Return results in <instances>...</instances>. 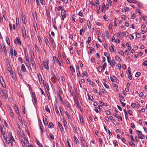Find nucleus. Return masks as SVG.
<instances>
[{
    "label": "nucleus",
    "instance_id": "7ed1b4c3",
    "mask_svg": "<svg viewBox=\"0 0 147 147\" xmlns=\"http://www.w3.org/2000/svg\"><path fill=\"white\" fill-rule=\"evenodd\" d=\"M43 65L45 69L47 70H48L49 69V67L48 66V62L44 61H43Z\"/></svg>",
    "mask_w": 147,
    "mask_h": 147
},
{
    "label": "nucleus",
    "instance_id": "a19ab883",
    "mask_svg": "<svg viewBox=\"0 0 147 147\" xmlns=\"http://www.w3.org/2000/svg\"><path fill=\"white\" fill-rule=\"evenodd\" d=\"M129 37L131 40H132L134 38V36L132 34H130L129 35Z\"/></svg>",
    "mask_w": 147,
    "mask_h": 147
},
{
    "label": "nucleus",
    "instance_id": "9b49d317",
    "mask_svg": "<svg viewBox=\"0 0 147 147\" xmlns=\"http://www.w3.org/2000/svg\"><path fill=\"white\" fill-rule=\"evenodd\" d=\"M110 63L111 65L113 67L115 65V60L113 59L112 61H110V62L109 63Z\"/></svg>",
    "mask_w": 147,
    "mask_h": 147
},
{
    "label": "nucleus",
    "instance_id": "f3484780",
    "mask_svg": "<svg viewBox=\"0 0 147 147\" xmlns=\"http://www.w3.org/2000/svg\"><path fill=\"white\" fill-rule=\"evenodd\" d=\"M5 40L6 42L8 45H10V44L9 41V37L7 36H6L5 37Z\"/></svg>",
    "mask_w": 147,
    "mask_h": 147
},
{
    "label": "nucleus",
    "instance_id": "58836bf2",
    "mask_svg": "<svg viewBox=\"0 0 147 147\" xmlns=\"http://www.w3.org/2000/svg\"><path fill=\"white\" fill-rule=\"evenodd\" d=\"M136 36L138 38H140V35L139 33H137V32H136Z\"/></svg>",
    "mask_w": 147,
    "mask_h": 147
},
{
    "label": "nucleus",
    "instance_id": "09e8293b",
    "mask_svg": "<svg viewBox=\"0 0 147 147\" xmlns=\"http://www.w3.org/2000/svg\"><path fill=\"white\" fill-rule=\"evenodd\" d=\"M90 53H92V51H93L94 50V49L93 48H92V47H90Z\"/></svg>",
    "mask_w": 147,
    "mask_h": 147
},
{
    "label": "nucleus",
    "instance_id": "5fc2aeb1",
    "mask_svg": "<svg viewBox=\"0 0 147 147\" xmlns=\"http://www.w3.org/2000/svg\"><path fill=\"white\" fill-rule=\"evenodd\" d=\"M128 112L129 114L130 115H132V112L131 110H128Z\"/></svg>",
    "mask_w": 147,
    "mask_h": 147
},
{
    "label": "nucleus",
    "instance_id": "864d4df0",
    "mask_svg": "<svg viewBox=\"0 0 147 147\" xmlns=\"http://www.w3.org/2000/svg\"><path fill=\"white\" fill-rule=\"evenodd\" d=\"M18 60L21 62V63H23V61L21 57H19L18 58Z\"/></svg>",
    "mask_w": 147,
    "mask_h": 147
},
{
    "label": "nucleus",
    "instance_id": "e433bc0d",
    "mask_svg": "<svg viewBox=\"0 0 147 147\" xmlns=\"http://www.w3.org/2000/svg\"><path fill=\"white\" fill-rule=\"evenodd\" d=\"M0 93L1 95L3 96L4 95V93L3 92V90L1 89H0Z\"/></svg>",
    "mask_w": 147,
    "mask_h": 147
},
{
    "label": "nucleus",
    "instance_id": "4468645a",
    "mask_svg": "<svg viewBox=\"0 0 147 147\" xmlns=\"http://www.w3.org/2000/svg\"><path fill=\"white\" fill-rule=\"evenodd\" d=\"M50 40L51 41V43L53 46V47L54 48H55V47H56L55 44L54 43V41L53 39L51 38L50 39Z\"/></svg>",
    "mask_w": 147,
    "mask_h": 147
},
{
    "label": "nucleus",
    "instance_id": "1a4fd4ad",
    "mask_svg": "<svg viewBox=\"0 0 147 147\" xmlns=\"http://www.w3.org/2000/svg\"><path fill=\"white\" fill-rule=\"evenodd\" d=\"M113 76V77H110V79L111 81L113 82H114L115 81H116L117 80V78Z\"/></svg>",
    "mask_w": 147,
    "mask_h": 147
},
{
    "label": "nucleus",
    "instance_id": "9d476101",
    "mask_svg": "<svg viewBox=\"0 0 147 147\" xmlns=\"http://www.w3.org/2000/svg\"><path fill=\"white\" fill-rule=\"evenodd\" d=\"M8 110H9V111L10 112V113H11V116L13 118H14V115L13 113V111L12 109H11V108L9 107V108Z\"/></svg>",
    "mask_w": 147,
    "mask_h": 147
},
{
    "label": "nucleus",
    "instance_id": "7c9ffc66",
    "mask_svg": "<svg viewBox=\"0 0 147 147\" xmlns=\"http://www.w3.org/2000/svg\"><path fill=\"white\" fill-rule=\"evenodd\" d=\"M3 47L5 54V55H6L7 54V51L5 45L3 46Z\"/></svg>",
    "mask_w": 147,
    "mask_h": 147
},
{
    "label": "nucleus",
    "instance_id": "b1692460",
    "mask_svg": "<svg viewBox=\"0 0 147 147\" xmlns=\"http://www.w3.org/2000/svg\"><path fill=\"white\" fill-rule=\"evenodd\" d=\"M55 111L56 113L57 114V115H59L60 114H59V111L58 109H57V107L56 106L55 107Z\"/></svg>",
    "mask_w": 147,
    "mask_h": 147
},
{
    "label": "nucleus",
    "instance_id": "4c0bfd02",
    "mask_svg": "<svg viewBox=\"0 0 147 147\" xmlns=\"http://www.w3.org/2000/svg\"><path fill=\"white\" fill-rule=\"evenodd\" d=\"M118 53L121 55V56H123L124 55V53L122 51H119Z\"/></svg>",
    "mask_w": 147,
    "mask_h": 147
},
{
    "label": "nucleus",
    "instance_id": "dca6fc26",
    "mask_svg": "<svg viewBox=\"0 0 147 147\" xmlns=\"http://www.w3.org/2000/svg\"><path fill=\"white\" fill-rule=\"evenodd\" d=\"M30 61L32 63V67L33 68H35L36 67L35 64V63L34 62L32 59L30 60Z\"/></svg>",
    "mask_w": 147,
    "mask_h": 147
},
{
    "label": "nucleus",
    "instance_id": "cd10ccee",
    "mask_svg": "<svg viewBox=\"0 0 147 147\" xmlns=\"http://www.w3.org/2000/svg\"><path fill=\"white\" fill-rule=\"evenodd\" d=\"M84 28H82V29H81L80 31V35H82V32H84Z\"/></svg>",
    "mask_w": 147,
    "mask_h": 147
},
{
    "label": "nucleus",
    "instance_id": "c03bdc74",
    "mask_svg": "<svg viewBox=\"0 0 147 147\" xmlns=\"http://www.w3.org/2000/svg\"><path fill=\"white\" fill-rule=\"evenodd\" d=\"M87 75V73L85 72L84 73H82V77H84L85 76H86Z\"/></svg>",
    "mask_w": 147,
    "mask_h": 147
},
{
    "label": "nucleus",
    "instance_id": "4d7b16f0",
    "mask_svg": "<svg viewBox=\"0 0 147 147\" xmlns=\"http://www.w3.org/2000/svg\"><path fill=\"white\" fill-rule=\"evenodd\" d=\"M74 101L76 104L79 103L78 99L76 98L74 100Z\"/></svg>",
    "mask_w": 147,
    "mask_h": 147
},
{
    "label": "nucleus",
    "instance_id": "ea45409f",
    "mask_svg": "<svg viewBox=\"0 0 147 147\" xmlns=\"http://www.w3.org/2000/svg\"><path fill=\"white\" fill-rule=\"evenodd\" d=\"M38 38L39 40V42L40 44H41V43L42 42V40H41L40 38V37L39 36H38Z\"/></svg>",
    "mask_w": 147,
    "mask_h": 147
},
{
    "label": "nucleus",
    "instance_id": "f257e3e1",
    "mask_svg": "<svg viewBox=\"0 0 147 147\" xmlns=\"http://www.w3.org/2000/svg\"><path fill=\"white\" fill-rule=\"evenodd\" d=\"M61 16L63 17V18H62V19H63V20L64 18L66 17V15L65 14V10L63 9L61 10Z\"/></svg>",
    "mask_w": 147,
    "mask_h": 147
},
{
    "label": "nucleus",
    "instance_id": "72a5a7b5",
    "mask_svg": "<svg viewBox=\"0 0 147 147\" xmlns=\"http://www.w3.org/2000/svg\"><path fill=\"white\" fill-rule=\"evenodd\" d=\"M59 128H60V131H63V127H62L61 124L59 125Z\"/></svg>",
    "mask_w": 147,
    "mask_h": 147
},
{
    "label": "nucleus",
    "instance_id": "13d9d810",
    "mask_svg": "<svg viewBox=\"0 0 147 147\" xmlns=\"http://www.w3.org/2000/svg\"><path fill=\"white\" fill-rule=\"evenodd\" d=\"M103 84H104V86H105L106 88H109V86L107 84H106L105 83H104Z\"/></svg>",
    "mask_w": 147,
    "mask_h": 147
},
{
    "label": "nucleus",
    "instance_id": "8fccbe9b",
    "mask_svg": "<svg viewBox=\"0 0 147 147\" xmlns=\"http://www.w3.org/2000/svg\"><path fill=\"white\" fill-rule=\"evenodd\" d=\"M91 37H89L88 38V40L87 42V43H88V44H89L90 42L91 41Z\"/></svg>",
    "mask_w": 147,
    "mask_h": 147
},
{
    "label": "nucleus",
    "instance_id": "423d86ee",
    "mask_svg": "<svg viewBox=\"0 0 147 147\" xmlns=\"http://www.w3.org/2000/svg\"><path fill=\"white\" fill-rule=\"evenodd\" d=\"M24 140H25V141H21L22 145L23 146H25L26 145V144L28 143V141L27 139H26H26L24 138Z\"/></svg>",
    "mask_w": 147,
    "mask_h": 147
},
{
    "label": "nucleus",
    "instance_id": "473e14b6",
    "mask_svg": "<svg viewBox=\"0 0 147 147\" xmlns=\"http://www.w3.org/2000/svg\"><path fill=\"white\" fill-rule=\"evenodd\" d=\"M10 138L11 139V141H14V139L11 133H10Z\"/></svg>",
    "mask_w": 147,
    "mask_h": 147
},
{
    "label": "nucleus",
    "instance_id": "a878e982",
    "mask_svg": "<svg viewBox=\"0 0 147 147\" xmlns=\"http://www.w3.org/2000/svg\"><path fill=\"white\" fill-rule=\"evenodd\" d=\"M11 77H12V78L14 80H15L16 79V76L13 73H12L11 74Z\"/></svg>",
    "mask_w": 147,
    "mask_h": 147
},
{
    "label": "nucleus",
    "instance_id": "680f3d73",
    "mask_svg": "<svg viewBox=\"0 0 147 147\" xmlns=\"http://www.w3.org/2000/svg\"><path fill=\"white\" fill-rule=\"evenodd\" d=\"M0 129L1 131V133H2V134L3 133V127L2 126H0Z\"/></svg>",
    "mask_w": 147,
    "mask_h": 147
},
{
    "label": "nucleus",
    "instance_id": "052dcab7",
    "mask_svg": "<svg viewBox=\"0 0 147 147\" xmlns=\"http://www.w3.org/2000/svg\"><path fill=\"white\" fill-rule=\"evenodd\" d=\"M128 35H129V33L128 32H127L126 31L125 32H124V35L126 37H127V36H128Z\"/></svg>",
    "mask_w": 147,
    "mask_h": 147
},
{
    "label": "nucleus",
    "instance_id": "c756f323",
    "mask_svg": "<svg viewBox=\"0 0 147 147\" xmlns=\"http://www.w3.org/2000/svg\"><path fill=\"white\" fill-rule=\"evenodd\" d=\"M102 68L101 66H99L98 67V69L99 72H101L102 71Z\"/></svg>",
    "mask_w": 147,
    "mask_h": 147
},
{
    "label": "nucleus",
    "instance_id": "69168bd1",
    "mask_svg": "<svg viewBox=\"0 0 147 147\" xmlns=\"http://www.w3.org/2000/svg\"><path fill=\"white\" fill-rule=\"evenodd\" d=\"M129 51L128 50H127L125 51V52H126L125 53V54L126 55H128V53L129 52Z\"/></svg>",
    "mask_w": 147,
    "mask_h": 147
},
{
    "label": "nucleus",
    "instance_id": "37998d69",
    "mask_svg": "<svg viewBox=\"0 0 147 147\" xmlns=\"http://www.w3.org/2000/svg\"><path fill=\"white\" fill-rule=\"evenodd\" d=\"M20 118H21V121H20L22 125H23L25 123V121L24 120H22L21 117H20Z\"/></svg>",
    "mask_w": 147,
    "mask_h": 147
},
{
    "label": "nucleus",
    "instance_id": "5701e85b",
    "mask_svg": "<svg viewBox=\"0 0 147 147\" xmlns=\"http://www.w3.org/2000/svg\"><path fill=\"white\" fill-rule=\"evenodd\" d=\"M74 139L76 143V144H78L79 141L78 139L75 136H74Z\"/></svg>",
    "mask_w": 147,
    "mask_h": 147
},
{
    "label": "nucleus",
    "instance_id": "49530a36",
    "mask_svg": "<svg viewBox=\"0 0 147 147\" xmlns=\"http://www.w3.org/2000/svg\"><path fill=\"white\" fill-rule=\"evenodd\" d=\"M125 25L126 27H128L129 26V24L127 22H125Z\"/></svg>",
    "mask_w": 147,
    "mask_h": 147
},
{
    "label": "nucleus",
    "instance_id": "ddd939ff",
    "mask_svg": "<svg viewBox=\"0 0 147 147\" xmlns=\"http://www.w3.org/2000/svg\"><path fill=\"white\" fill-rule=\"evenodd\" d=\"M43 121L45 125L47 126L48 125V122L47 118L43 117Z\"/></svg>",
    "mask_w": 147,
    "mask_h": 147
},
{
    "label": "nucleus",
    "instance_id": "aec40b11",
    "mask_svg": "<svg viewBox=\"0 0 147 147\" xmlns=\"http://www.w3.org/2000/svg\"><path fill=\"white\" fill-rule=\"evenodd\" d=\"M105 33L107 38L109 39V32L107 30H106L105 31Z\"/></svg>",
    "mask_w": 147,
    "mask_h": 147
},
{
    "label": "nucleus",
    "instance_id": "6e6d98bb",
    "mask_svg": "<svg viewBox=\"0 0 147 147\" xmlns=\"http://www.w3.org/2000/svg\"><path fill=\"white\" fill-rule=\"evenodd\" d=\"M14 109L15 110L16 112L17 111H19L18 108V107L16 106L15 105L14 107Z\"/></svg>",
    "mask_w": 147,
    "mask_h": 147
},
{
    "label": "nucleus",
    "instance_id": "de8ad7c7",
    "mask_svg": "<svg viewBox=\"0 0 147 147\" xmlns=\"http://www.w3.org/2000/svg\"><path fill=\"white\" fill-rule=\"evenodd\" d=\"M65 113L66 114V115H67V117L69 119V118L70 117V116L69 114H68V112L67 111H66L65 112Z\"/></svg>",
    "mask_w": 147,
    "mask_h": 147
},
{
    "label": "nucleus",
    "instance_id": "2eb2a0df",
    "mask_svg": "<svg viewBox=\"0 0 147 147\" xmlns=\"http://www.w3.org/2000/svg\"><path fill=\"white\" fill-rule=\"evenodd\" d=\"M21 69L22 71L26 72V70L25 68V67L24 64H22L21 67Z\"/></svg>",
    "mask_w": 147,
    "mask_h": 147
},
{
    "label": "nucleus",
    "instance_id": "f704fd0d",
    "mask_svg": "<svg viewBox=\"0 0 147 147\" xmlns=\"http://www.w3.org/2000/svg\"><path fill=\"white\" fill-rule=\"evenodd\" d=\"M140 74L141 73L140 72H137L136 73L135 76L136 77H138L140 76Z\"/></svg>",
    "mask_w": 147,
    "mask_h": 147
},
{
    "label": "nucleus",
    "instance_id": "0e129e2a",
    "mask_svg": "<svg viewBox=\"0 0 147 147\" xmlns=\"http://www.w3.org/2000/svg\"><path fill=\"white\" fill-rule=\"evenodd\" d=\"M40 3L42 5H44L45 4V2L43 1V0H40Z\"/></svg>",
    "mask_w": 147,
    "mask_h": 147
},
{
    "label": "nucleus",
    "instance_id": "79ce46f5",
    "mask_svg": "<svg viewBox=\"0 0 147 147\" xmlns=\"http://www.w3.org/2000/svg\"><path fill=\"white\" fill-rule=\"evenodd\" d=\"M128 77L129 78V79L130 80H131L132 79V76L131 75V73L129 74L128 75Z\"/></svg>",
    "mask_w": 147,
    "mask_h": 147
},
{
    "label": "nucleus",
    "instance_id": "c85d7f7f",
    "mask_svg": "<svg viewBox=\"0 0 147 147\" xmlns=\"http://www.w3.org/2000/svg\"><path fill=\"white\" fill-rule=\"evenodd\" d=\"M10 54H11V58H12V57L13 56V49L12 48H11L10 49Z\"/></svg>",
    "mask_w": 147,
    "mask_h": 147
},
{
    "label": "nucleus",
    "instance_id": "412c9836",
    "mask_svg": "<svg viewBox=\"0 0 147 147\" xmlns=\"http://www.w3.org/2000/svg\"><path fill=\"white\" fill-rule=\"evenodd\" d=\"M53 59L54 60L55 63L56 64L57 62L58 61L57 60H59L58 59H57L56 57L55 56H53Z\"/></svg>",
    "mask_w": 147,
    "mask_h": 147
},
{
    "label": "nucleus",
    "instance_id": "e2e57ef3",
    "mask_svg": "<svg viewBox=\"0 0 147 147\" xmlns=\"http://www.w3.org/2000/svg\"><path fill=\"white\" fill-rule=\"evenodd\" d=\"M131 127L132 128L134 129L135 128V125H134V124L133 123H131Z\"/></svg>",
    "mask_w": 147,
    "mask_h": 147
},
{
    "label": "nucleus",
    "instance_id": "6ab92c4d",
    "mask_svg": "<svg viewBox=\"0 0 147 147\" xmlns=\"http://www.w3.org/2000/svg\"><path fill=\"white\" fill-rule=\"evenodd\" d=\"M115 59L116 60L118 61H121V59H120V57L118 55H116L115 57Z\"/></svg>",
    "mask_w": 147,
    "mask_h": 147
},
{
    "label": "nucleus",
    "instance_id": "338daca9",
    "mask_svg": "<svg viewBox=\"0 0 147 147\" xmlns=\"http://www.w3.org/2000/svg\"><path fill=\"white\" fill-rule=\"evenodd\" d=\"M111 112L110 111H108V110H107L106 111V113L107 115H110L111 114Z\"/></svg>",
    "mask_w": 147,
    "mask_h": 147
},
{
    "label": "nucleus",
    "instance_id": "0eeeda50",
    "mask_svg": "<svg viewBox=\"0 0 147 147\" xmlns=\"http://www.w3.org/2000/svg\"><path fill=\"white\" fill-rule=\"evenodd\" d=\"M81 143L84 147H88L86 142L85 140L82 139H81Z\"/></svg>",
    "mask_w": 147,
    "mask_h": 147
},
{
    "label": "nucleus",
    "instance_id": "603ef678",
    "mask_svg": "<svg viewBox=\"0 0 147 147\" xmlns=\"http://www.w3.org/2000/svg\"><path fill=\"white\" fill-rule=\"evenodd\" d=\"M121 16V18L122 19L125 20L126 18V16H125L124 15H122Z\"/></svg>",
    "mask_w": 147,
    "mask_h": 147
},
{
    "label": "nucleus",
    "instance_id": "774afa93",
    "mask_svg": "<svg viewBox=\"0 0 147 147\" xmlns=\"http://www.w3.org/2000/svg\"><path fill=\"white\" fill-rule=\"evenodd\" d=\"M6 139V142L7 143V144H9L10 142L9 141V138L8 139L7 138Z\"/></svg>",
    "mask_w": 147,
    "mask_h": 147
},
{
    "label": "nucleus",
    "instance_id": "f03ea898",
    "mask_svg": "<svg viewBox=\"0 0 147 147\" xmlns=\"http://www.w3.org/2000/svg\"><path fill=\"white\" fill-rule=\"evenodd\" d=\"M136 131L138 132L139 134H138V137L141 139H143L144 137V135L142 134V132L140 131L137 130Z\"/></svg>",
    "mask_w": 147,
    "mask_h": 147
},
{
    "label": "nucleus",
    "instance_id": "393cba45",
    "mask_svg": "<svg viewBox=\"0 0 147 147\" xmlns=\"http://www.w3.org/2000/svg\"><path fill=\"white\" fill-rule=\"evenodd\" d=\"M109 49L111 53H112L114 52L113 47L112 46H111L109 48Z\"/></svg>",
    "mask_w": 147,
    "mask_h": 147
},
{
    "label": "nucleus",
    "instance_id": "c9c22d12",
    "mask_svg": "<svg viewBox=\"0 0 147 147\" xmlns=\"http://www.w3.org/2000/svg\"><path fill=\"white\" fill-rule=\"evenodd\" d=\"M88 100H91V101H93L94 100V99L92 96L90 97L88 95Z\"/></svg>",
    "mask_w": 147,
    "mask_h": 147
},
{
    "label": "nucleus",
    "instance_id": "3c124183",
    "mask_svg": "<svg viewBox=\"0 0 147 147\" xmlns=\"http://www.w3.org/2000/svg\"><path fill=\"white\" fill-rule=\"evenodd\" d=\"M130 138L131 139V141L133 142H134V139L132 135L130 136Z\"/></svg>",
    "mask_w": 147,
    "mask_h": 147
},
{
    "label": "nucleus",
    "instance_id": "4be33fe9",
    "mask_svg": "<svg viewBox=\"0 0 147 147\" xmlns=\"http://www.w3.org/2000/svg\"><path fill=\"white\" fill-rule=\"evenodd\" d=\"M45 109L47 112H49V113H50V111L49 108H48L47 106H46L45 107Z\"/></svg>",
    "mask_w": 147,
    "mask_h": 147
},
{
    "label": "nucleus",
    "instance_id": "a211bd4d",
    "mask_svg": "<svg viewBox=\"0 0 147 147\" xmlns=\"http://www.w3.org/2000/svg\"><path fill=\"white\" fill-rule=\"evenodd\" d=\"M16 41L18 44L21 45V42L19 37H17L16 38Z\"/></svg>",
    "mask_w": 147,
    "mask_h": 147
},
{
    "label": "nucleus",
    "instance_id": "6e6552de",
    "mask_svg": "<svg viewBox=\"0 0 147 147\" xmlns=\"http://www.w3.org/2000/svg\"><path fill=\"white\" fill-rule=\"evenodd\" d=\"M0 82L3 86H5V84L2 77L0 76Z\"/></svg>",
    "mask_w": 147,
    "mask_h": 147
},
{
    "label": "nucleus",
    "instance_id": "a18cd8bd",
    "mask_svg": "<svg viewBox=\"0 0 147 147\" xmlns=\"http://www.w3.org/2000/svg\"><path fill=\"white\" fill-rule=\"evenodd\" d=\"M102 4H103V5L102 6V12H103L105 10V9H104L105 7V4L104 3H103Z\"/></svg>",
    "mask_w": 147,
    "mask_h": 147
},
{
    "label": "nucleus",
    "instance_id": "bf43d9fd",
    "mask_svg": "<svg viewBox=\"0 0 147 147\" xmlns=\"http://www.w3.org/2000/svg\"><path fill=\"white\" fill-rule=\"evenodd\" d=\"M143 64L145 66L147 65V60L144 61L143 63Z\"/></svg>",
    "mask_w": 147,
    "mask_h": 147
},
{
    "label": "nucleus",
    "instance_id": "20e7f679",
    "mask_svg": "<svg viewBox=\"0 0 147 147\" xmlns=\"http://www.w3.org/2000/svg\"><path fill=\"white\" fill-rule=\"evenodd\" d=\"M22 33L24 38H26V31L24 27V26L22 30Z\"/></svg>",
    "mask_w": 147,
    "mask_h": 147
},
{
    "label": "nucleus",
    "instance_id": "f8f14e48",
    "mask_svg": "<svg viewBox=\"0 0 147 147\" xmlns=\"http://www.w3.org/2000/svg\"><path fill=\"white\" fill-rule=\"evenodd\" d=\"M26 17L25 16H23L22 18V21L24 24H26Z\"/></svg>",
    "mask_w": 147,
    "mask_h": 147
},
{
    "label": "nucleus",
    "instance_id": "bb28decb",
    "mask_svg": "<svg viewBox=\"0 0 147 147\" xmlns=\"http://www.w3.org/2000/svg\"><path fill=\"white\" fill-rule=\"evenodd\" d=\"M49 128H52L53 127V124L51 122L49 123Z\"/></svg>",
    "mask_w": 147,
    "mask_h": 147
},
{
    "label": "nucleus",
    "instance_id": "2f4dec72",
    "mask_svg": "<svg viewBox=\"0 0 147 147\" xmlns=\"http://www.w3.org/2000/svg\"><path fill=\"white\" fill-rule=\"evenodd\" d=\"M58 98H60L61 102H63V99L62 98H61V96L60 94H58Z\"/></svg>",
    "mask_w": 147,
    "mask_h": 147
},
{
    "label": "nucleus",
    "instance_id": "39448f33",
    "mask_svg": "<svg viewBox=\"0 0 147 147\" xmlns=\"http://www.w3.org/2000/svg\"><path fill=\"white\" fill-rule=\"evenodd\" d=\"M113 115L115 116L117 118L119 119L121 121H122V119L121 116L118 115L116 113H113Z\"/></svg>",
    "mask_w": 147,
    "mask_h": 147
}]
</instances>
